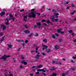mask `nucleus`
Returning a JSON list of instances; mask_svg holds the SVG:
<instances>
[{"label": "nucleus", "instance_id": "nucleus-53", "mask_svg": "<svg viewBox=\"0 0 76 76\" xmlns=\"http://www.w3.org/2000/svg\"><path fill=\"white\" fill-rule=\"evenodd\" d=\"M74 14H75V13H74V12H72L71 13V15H74Z\"/></svg>", "mask_w": 76, "mask_h": 76}, {"label": "nucleus", "instance_id": "nucleus-44", "mask_svg": "<svg viewBox=\"0 0 76 76\" xmlns=\"http://www.w3.org/2000/svg\"><path fill=\"white\" fill-rule=\"evenodd\" d=\"M24 27L26 28H28V27H27V26L26 25H24Z\"/></svg>", "mask_w": 76, "mask_h": 76}, {"label": "nucleus", "instance_id": "nucleus-62", "mask_svg": "<svg viewBox=\"0 0 76 76\" xmlns=\"http://www.w3.org/2000/svg\"><path fill=\"white\" fill-rule=\"evenodd\" d=\"M45 48H42V50H43V51H44V49H45Z\"/></svg>", "mask_w": 76, "mask_h": 76}, {"label": "nucleus", "instance_id": "nucleus-55", "mask_svg": "<svg viewBox=\"0 0 76 76\" xmlns=\"http://www.w3.org/2000/svg\"><path fill=\"white\" fill-rule=\"evenodd\" d=\"M21 58H22V59H24L25 58L24 57L21 56Z\"/></svg>", "mask_w": 76, "mask_h": 76}, {"label": "nucleus", "instance_id": "nucleus-17", "mask_svg": "<svg viewBox=\"0 0 76 76\" xmlns=\"http://www.w3.org/2000/svg\"><path fill=\"white\" fill-rule=\"evenodd\" d=\"M50 18L52 19H54L55 18V16L54 15H52L51 16Z\"/></svg>", "mask_w": 76, "mask_h": 76}, {"label": "nucleus", "instance_id": "nucleus-4", "mask_svg": "<svg viewBox=\"0 0 76 76\" xmlns=\"http://www.w3.org/2000/svg\"><path fill=\"white\" fill-rule=\"evenodd\" d=\"M36 25H35L34 26V28H36L37 26H38L39 28H41V26L42 25V24L40 23V22H38L36 23Z\"/></svg>", "mask_w": 76, "mask_h": 76}, {"label": "nucleus", "instance_id": "nucleus-20", "mask_svg": "<svg viewBox=\"0 0 76 76\" xmlns=\"http://www.w3.org/2000/svg\"><path fill=\"white\" fill-rule=\"evenodd\" d=\"M57 75V74L56 73H53L52 74V76H56Z\"/></svg>", "mask_w": 76, "mask_h": 76}, {"label": "nucleus", "instance_id": "nucleus-19", "mask_svg": "<svg viewBox=\"0 0 76 76\" xmlns=\"http://www.w3.org/2000/svg\"><path fill=\"white\" fill-rule=\"evenodd\" d=\"M32 35H33V33H31L30 35H28V37H32Z\"/></svg>", "mask_w": 76, "mask_h": 76}, {"label": "nucleus", "instance_id": "nucleus-59", "mask_svg": "<svg viewBox=\"0 0 76 76\" xmlns=\"http://www.w3.org/2000/svg\"><path fill=\"white\" fill-rule=\"evenodd\" d=\"M32 71H33V72H35V69H33L32 70Z\"/></svg>", "mask_w": 76, "mask_h": 76}, {"label": "nucleus", "instance_id": "nucleus-46", "mask_svg": "<svg viewBox=\"0 0 76 76\" xmlns=\"http://www.w3.org/2000/svg\"><path fill=\"white\" fill-rule=\"evenodd\" d=\"M42 24L43 25H45V26H47V24L46 23H43Z\"/></svg>", "mask_w": 76, "mask_h": 76}, {"label": "nucleus", "instance_id": "nucleus-41", "mask_svg": "<svg viewBox=\"0 0 76 76\" xmlns=\"http://www.w3.org/2000/svg\"><path fill=\"white\" fill-rule=\"evenodd\" d=\"M55 35H56V36L57 37H59V35H58V34L56 33L55 34Z\"/></svg>", "mask_w": 76, "mask_h": 76}, {"label": "nucleus", "instance_id": "nucleus-49", "mask_svg": "<svg viewBox=\"0 0 76 76\" xmlns=\"http://www.w3.org/2000/svg\"><path fill=\"white\" fill-rule=\"evenodd\" d=\"M37 15H38L39 16V15H41V13H36V14Z\"/></svg>", "mask_w": 76, "mask_h": 76}, {"label": "nucleus", "instance_id": "nucleus-5", "mask_svg": "<svg viewBox=\"0 0 76 76\" xmlns=\"http://www.w3.org/2000/svg\"><path fill=\"white\" fill-rule=\"evenodd\" d=\"M10 18H6L5 19V20H7V22H9V21L11 20V18H12V17H13V15H12V14H10Z\"/></svg>", "mask_w": 76, "mask_h": 76}, {"label": "nucleus", "instance_id": "nucleus-6", "mask_svg": "<svg viewBox=\"0 0 76 76\" xmlns=\"http://www.w3.org/2000/svg\"><path fill=\"white\" fill-rule=\"evenodd\" d=\"M6 26H4L3 25V24H2L0 25L1 28H2V29L3 30H5V29H6Z\"/></svg>", "mask_w": 76, "mask_h": 76}, {"label": "nucleus", "instance_id": "nucleus-35", "mask_svg": "<svg viewBox=\"0 0 76 76\" xmlns=\"http://www.w3.org/2000/svg\"><path fill=\"white\" fill-rule=\"evenodd\" d=\"M37 72H41V69H37Z\"/></svg>", "mask_w": 76, "mask_h": 76}, {"label": "nucleus", "instance_id": "nucleus-25", "mask_svg": "<svg viewBox=\"0 0 76 76\" xmlns=\"http://www.w3.org/2000/svg\"><path fill=\"white\" fill-rule=\"evenodd\" d=\"M46 22V20H42L41 21V22Z\"/></svg>", "mask_w": 76, "mask_h": 76}, {"label": "nucleus", "instance_id": "nucleus-48", "mask_svg": "<svg viewBox=\"0 0 76 76\" xmlns=\"http://www.w3.org/2000/svg\"><path fill=\"white\" fill-rule=\"evenodd\" d=\"M13 76V74H11L9 75V76Z\"/></svg>", "mask_w": 76, "mask_h": 76}, {"label": "nucleus", "instance_id": "nucleus-37", "mask_svg": "<svg viewBox=\"0 0 76 76\" xmlns=\"http://www.w3.org/2000/svg\"><path fill=\"white\" fill-rule=\"evenodd\" d=\"M70 7V6H69V7H67L66 8V9H69V8Z\"/></svg>", "mask_w": 76, "mask_h": 76}, {"label": "nucleus", "instance_id": "nucleus-16", "mask_svg": "<svg viewBox=\"0 0 76 76\" xmlns=\"http://www.w3.org/2000/svg\"><path fill=\"white\" fill-rule=\"evenodd\" d=\"M8 47H9V48H12V45H11V44L10 43V45H9V44H8Z\"/></svg>", "mask_w": 76, "mask_h": 76}, {"label": "nucleus", "instance_id": "nucleus-15", "mask_svg": "<svg viewBox=\"0 0 76 76\" xmlns=\"http://www.w3.org/2000/svg\"><path fill=\"white\" fill-rule=\"evenodd\" d=\"M55 48L56 50H58L59 48V46H58V45H56L55 46Z\"/></svg>", "mask_w": 76, "mask_h": 76}, {"label": "nucleus", "instance_id": "nucleus-52", "mask_svg": "<svg viewBox=\"0 0 76 76\" xmlns=\"http://www.w3.org/2000/svg\"><path fill=\"white\" fill-rule=\"evenodd\" d=\"M52 63L53 64H54V63H56V62H55V61H52Z\"/></svg>", "mask_w": 76, "mask_h": 76}, {"label": "nucleus", "instance_id": "nucleus-50", "mask_svg": "<svg viewBox=\"0 0 76 76\" xmlns=\"http://www.w3.org/2000/svg\"><path fill=\"white\" fill-rule=\"evenodd\" d=\"M25 43H27V42H28V41L27 40H26L25 41Z\"/></svg>", "mask_w": 76, "mask_h": 76}, {"label": "nucleus", "instance_id": "nucleus-22", "mask_svg": "<svg viewBox=\"0 0 76 76\" xmlns=\"http://www.w3.org/2000/svg\"><path fill=\"white\" fill-rule=\"evenodd\" d=\"M36 67H37L36 66H33L32 67V69H35H35H36Z\"/></svg>", "mask_w": 76, "mask_h": 76}, {"label": "nucleus", "instance_id": "nucleus-51", "mask_svg": "<svg viewBox=\"0 0 76 76\" xmlns=\"http://www.w3.org/2000/svg\"><path fill=\"white\" fill-rule=\"evenodd\" d=\"M45 69H40V72H41V71H43V70H44Z\"/></svg>", "mask_w": 76, "mask_h": 76}, {"label": "nucleus", "instance_id": "nucleus-56", "mask_svg": "<svg viewBox=\"0 0 76 76\" xmlns=\"http://www.w3.org/2000/svg\"><path fill=\"white\" fill-rule=\"evenodd\" d=\"M73 42H76V39L73 40Z\"/></svg>", "mask_w": 76, "mask_h": 76}, {"label": "nucleus", "instance_id": "nucleus-31", "mask_svg": "<svg viewBox=\"0 0 76 76\" xmlns=\"http://www.w3.org/2000/svg\"><path fill=\"white\" fill-rule=\"evenodd\" d=\"M70 61L71 63H75V62L73 60H71Z\"/></svg>", "mask_w": 76, "mask_h": 76}, {"label": "nucleus", "instance_id": "nucleus-34", "mask_svg": "<svg viewBox=\"0 0 76 76\" xmlns=\"http://www.w3.org/2000/svg\"><path fill=\"white\" fill-rule=\"evenodd\" d=\"M30 75L31 76H33V75H34V73H32L30 74Z\"/></svg>", "mask_w": 76, "mask_h": 76}, {"label": "nucleus", "instance_id": "nucleus-9", "mask_svg": "<svg viewBox=\"0 0 76 76\" xmlns=\"http://www.w3.org/2000/svg\"><path fill=\"white\" fill-rule=\"evenodd\" d=\"M40 56V55H38V54H37V55L36 56H35V58H36V59L37 60L38 59V58H39V57Z\"/></svg>", "mask_w": 76, "mask_h": 76}, {"label": "nucleus", "instance_id": "nucleus-1", "mask_svg": "<svg viewBox=\"0 0 76 76\" xmlns=\"http://www.w3.org/2000/svg\"><path fill=\"white\" fill-rule=\"evenodd\" d=\"M35 10V9H33L31 10V11L32 12L31 13H30L28 15V17L29 18H35V17H36V14L37 13L35 11H34Z\"/></svg>", "mask_w": 76, "mask_h": 76}, {"label": "nucleus", "instance_id": "nucleus-7", "mask_svg": "<svg viewBox=\"0 0 76 76\" xmlns=\"http://www.w3.org/2000/svg\"><path fill=\"white\" fill-rule=\"evenodd\" d=\"M57 31L58 32V33H60L61 34H64V31H61L60 29L57 30Z\"/></svg>", "mask_w": 76, "mask_h": 76}, {"label": "nucleus", "instance_id": "nucleus-47", "mask_svg": "<svg viewBox=\"0 0 76 76\" xmlns=\"http://www.w3.org/2000/svg\"><path fill=\"white\" fill-rule=\"evenodd\" d=\"M27 16H25L24 17V19H27Z\"/></svg>", "mask_w": 76, "mask_h": 76}, {"label": "nucleus", "instance_id": "nucleus-38", "mask_svg": "<svg viewBox=\"0 0 76 76\" xmlns=\"http://www.w3.org/2000/svg\"><path fill=\"white\" fill-rule=\"evenodd\" d=\"M41 54H42L43 56H45V54L44 53H41Z\"/></svg>", "mask_w": 76, "mask_h": 76}, {"label": "nucleus", "instance_id": "nucleus-30", "mask_svg": "<svg viewBox=\"0 0 76 76\" xmlns=\"http://www.w3.org/2000/svg\"><path fill=\"white\" fill-rule=\"evenodd\" d=\"M75 57L73 56L72 57V58L74 59H76V55L75 56Z\"/></svg>", "mask_w": 76, "mask_h": 76}, {"label": "nucleus", "instance_id": "nucleus-64", "mask_svg": "<svg viewBox=\"0 0 76 76\" xmlns=\"http://www.w3.org/2000/svg\"><path fill=\"white\" fill-rule=\"evenodd\" d=\"M52 22H54V20L53 19H52Z\"/></svg>", "mask_w": 76, "mask_h": 76}, {"label": "nucleus", "instance_id": "nucleus-54", "mask_svg": "<svg viewBox=\"0 0 76 76\" xmlns=\"http://www.w3.org/2000/svg\"><path fill=\"white\" fill-rule=\"evenodd\" d=\"M42 75H44V76H45V75H46V74L45 73H42Z\"/></svg>", "mask_w": 76, "mask_h": 76}, {"label": "nucleus", "instance_id": "nucleus-11", "mask_svg": "<svg viewBox=\"0 0 76 76\" xmlns=\"http://www.w3.org/2000/svg\"><path fill=\"white\" fill-rule=\"evenodd\" d=\"M56 68L54 67H50V70H56Z\"/></svg>", "mask_w": 76, "mask_h": 76}, {"label": "nucleus", "instance_id": "nucleus-33", "mask_svg": "<svg viewBox=\"0 0 76 76\" xmlns=\"http://www.w3.org/2000/svg\"><path fill=\"white\" fill-rule=\"evenodd\" d=\"M5 24L6 25H9V23L7 22L5 23Z\"/></svg>", "mask_w": 76, "mask_h": 76}, {"label": "nucleus", "instance_id": "nucleus-3", "mask_svg": "<svg viewBox=\"0 0 76 76\" xmlns=\"http://www.w3.org/2000/svg\"><path fill=\"white\" fill-rule=\"evenodd\" d=\"M42 46L44 47H45V49H46V53H49L50 52H51V49L49 48L47 49L48 48V46H46V45H44V44L42 45Z\"/></svg>", "mask_w": 76, "mask_h": 76}, {"label": "nucleus", "instance_id": "nucleus-32", "mask_svg": "<svg viewBox=\"0 0 76 76\" xmlns=\"http://www.w3.org/2000/svg\"><path fill=\"white\" fill-rule=\"evenodd\" d=\"M52 38H56V36H55L54 34H53L52 35Z\"/></svg>", "mask_w": 76, "mask_h": 76}, {"label": "nucleus", "instance_id": "nucleus-28", "mask_svg": "<svg viewBox=\"0 0 76 76\" xmlns=\"http://www.w3.org/2000/svg\"><path fill=\"white\" fill-rule=\"evenodd\" d=\"M58 20V18L55 19V22H57Z\"/></svg>", "mask_w": 76, "mask_h": 76}, {"label": "nucleus", "instance_id": "nucleus-18", "mask_svg": "<svg viewBox=\"0 0 76 76\" xmlns=\"http://www.w3.org/2000/svg\"><path fill=\"white\" fill-rule=\"evenodd\" d=\"M43 42H45V43H46V42H47V40L46 39H43Z\"/></svg>", "mask_w": 76, "mask_h": 76}, {"label": "nucleus", "instance_id": "nucleus-13", "mask_svg": "<svg viewBox=\"0 0 76 76\" xmlns=\"http://www.w3.org/2000/svg\"><path fill=\"white\" fill-rule=\"evenodd\" d=\"M0 15L1 16H3V15H5V12L4 11H2V13L0 14Z\"/></svg>", "mask_w": 76, "mask_h": 76}, {"label": "nucleus", "instance_id": "nucleus-63", "mask_svg": "<svg viewBox=\"0 0 76 76\" xmlns=\"http://www.w3.org/2000/svg\"><path fill=\"white\" fill-rule=\"evenodd\" d=\"M18 42H20V40H18L17 41Z\"/></svg>", "mask_w": 76, "mask_h": 76}, {"label": "nucleus", "instance_id": "nucleus-29", "mask_svg": "<svg viewBox=\"0 0 76 76\" xmlns=\"http://www.w3.org/2000/svg\"><path fill=\"white\" fill-rule=\"evenodd\" d=\"M58 41H59V42H61V41H62V39H60Z\"/></svg>", "mask_w": 76, "mask_h": 76}, {"label": "nucleus", "instance_id": "nucleus-21", "mask_svg": "<svg viewBox=\"0 0 76 76\" xmlns=\"http://www.w3.org/2000/svg\"><path fill=\"white\" fill-rule=\"evenodd\" d=\"M69 4V2L68 1L65 2V3H64V5H66V4Z\"/></svg>", "mask_w": 76, "mask_h": 76}, {"label": "nucleus", "instance_id": "nucleus-42", "mask_svg": "<svg viewBox=\"0 0 76 76\" xmlns=\"http://www.w3.org/2000/svg\"><path fill=\"white\" fill-rule=\"evenodd\" d=\"M11 19H12L13 21H14L15 20V18H11Z\"/></svg>", "mask_w": 76, "mask_h": 76}, {"label": "nucleus", "instance_id": "nucleus-10", "mask_svg": "<svg viewBox=\"0 0 76 76\" xmlns=\"http://www.w3.org/2000/svg\"><path fill=\"white\" fill-rule=\"evenodd\" d=\"M42 67V65H39V66H36V69H38V68H41V67Z\"/></svg>", "mask_w": 76, "mask_h": 76}, {"label": "nucleus", "instance_id": "nucleus-27", "mask_svg": "<svg viewBox=\"0 0 76 76\" xmlns=\"http://www.w3.org/2000/svg\"><path fill=\"white\" fill-rule=\"evenodd\" d=\"M20 42H23V43H25V41L23 40H20Z\"/></svg>", "mask_w": 76, "mask_h": 76}, {"label": "nucleus", "instance_id": "nucleus-26", "mask_svg": "<svg viewBox=\"0 0 76 76\" xmlns=\"http://www.w3.org/2000/svg\"><path fill=\"white\" fill-rule=\"evenodd\" d=\"M69 32V33H72V32H73V31L72 30H70L69 31H68Z\"/></svg>", "mask_w": 76, "mask_h": 76}, {"label": "nucleus", "instance_id": "nucleus-36", "mask_svg": "<svg viewBox=\"0 0 76 76\" xmlns=\"http://www.w3.org/2000/svg\"><path fill=\"white\" fill-rule=\"evenodd\" d=\"M39 72H35V74H36V75H38V74H39Z\"/></svg>", "mask_w": 76, "mask_h": 76}, {"label": "nucleus", "instance_id": "nucleus-61", "mask_svg": "<svg viewBox=\"0 0 76 76\" xmlns=\"http://www.w3.org/2000/svg\"><path fill=\"white\" fill-rule=\"evenodd\" d=\"M56 16H57V15H59V14L58 13H56Z\"/></svg>", "mask_w": 76, "mask_h": 76}, {"label": "nucleus", "instance_id": "nucleus-60", "mask_svg": "<svg viewBox=\"0 0 76 76\" xmlns=\"http://www.w3.org/2000/svg\"><path fill=\"white\" fill-rule=\"evenodd\" d=\"M4 75H5V76H7V74H6V73H4Z\"/></svg>", "mask_w": 76, "mask_h": 76}, {"label": "nucleus", "instance_id": "nucleus-40", "mask_svg": "<svg viewBox=\"0 0 76 76\" xmlns=\"http://www.w3.org/2000/svg\"><path fill=\"white\" fill-rule=\"evenodd\" d=\"M24 11V9H23L20 10V12H23Z\"/></svg>", "mask_w": 76, "mask_h": 76}, {"label": "nucleus", "instance_id": "nucleus-57", "mask_svg": "<svg viewBox=\"0 0 76 76\" xmlns=\"http://www.w3.org/2000/svg\"><path fill=\"white\" fill-rule=\"evenodd\" d=\"M72 71H74V70H75V68L72 69Z\"/></svg>", "mask_w": 76, "mask_h": 76}, {"label": "nucleus", "instance_id": "nucleus-14", "mask_svg": "<svg viewBox=\"0 0 76 76\" xmlns=\"http://www.w3.org/2000/svg\"><path fill=\"white\" fill-rule=\"evenodd\" d=\"M21 63H22V64H25V65L27 64V62H25L24 61H21Z\"/></svg>", "mask_w": 76, "mask_h": 76}, {"label": "nucleus", "instance_id": "nucleus-24", "mask_svg": "<svg viewBox=\"0 0 76 76\" xmlns=\"http://www.w3.org/2000/svg\"><path fill=\"white\" fill-rule=\"evenodd\" d=\"M46 22L47 23H51V22H50V20H47L46 21Z\"/></svg>", "mask_w": 76, "mask_h": 76}, {"label": "nucleus", "instance_id": "nucleus-8", "mask_svg": "<svg viewBox=\"0 0 76 76\" xmlns=\"http://www.w3.org/2000/svg\"><path fill=\"white\" fill-rule=\"evenodd\" d=\"M23 32H25V34H27V33L28 34H29L30 33V31L27 30H24Z\"/></svg>", "mask_w": 76, "mask_h": 76}, {"label": "nucleus", "instance_id": "nucleus-45", "mask_svg": "<svg viewBox=\"0 0 76 76\" xmlns=\"http://www.w3.org/2000/svg\"><path fill=\"white\" fill-rule=\"evenodd\" d=\"M71 6L72 7H75V5L73 4H71Z\"/></svg>", "mask_w": 76, "mask_h": 76}, {"label": "nucleus", "instance_id": "nucleus-23", "mask_svg": "<svg viewBox=\"0 0 76 76\" xmlns=\"http://www.w3.org/2000/svg\"><path fill=\"white\" fill-rule=\"evenodd\" d=\"M36 51H37V50H38V49L39 48V47H36Z\"/></svg>", "mask_w": 76, "mask_h": 76}, {"label": "nucleus", "instance_id": "nucleus-39", "mask_svg": "<svg viewBox=\"0 0 76 76\" xmlns=\"http://www.w3.org/2000/svg\"><path fill=\"white\" fill-rule=\"evenodd\" d=\"M35 37H38V34L37 33L35 35Z\"/></svg>", "mask_w": 76, "mask_h": 76}, {"label": "nucleus", "instance_id": "nucleus-12", "mask_svg": "<svg viewBox=\"0 0 76 76\" xmlns=\"http://www.w3.org/2000/svg\"><path fill=\"white\" fill-rule=\"evenodd\" d=\"M4 37H3L1 38L0 39V41H1L0 43L2 42L1 41H4Z\"/></svg>", "mask_w": 76, "mask_h": 76}, {"label": "nucleus", "instance_id": "nucleus-58", "mask_svg": "<svg viewBox=\"0 0 76 76\" xmlns=\"http://www.w3.org/2000/svg\"><path fill=\"white\" fill-rule=\"evenodd\" d=\"M62 60H63V61H65L66 59H65V58H63L62 59Z\"/></svg>", "mask_w": 76, "mask_h": 76}, {"label": "nucleus", "instance_id": "nucleus-43", "mask_svg": "<svg viewBox=\"0 0 76 76\" xmlns=\"http://www.w3.org/2000/svg\"><path fill=\"white\" fill-rule=\"evenodd\" d=\"M0 35H3V33H2V32L0 33Z\"/></svg>", "mask_w": 76, "mask_h": 76}, {"label": "nucleus", "instance_id": "nucleus-2", "mask_svg": "<svg viewBox=\"0 0 76 76\" xmlns=\"http://www.w3.org/2000/svg\"><path fill=\"white\" fill-rule=\"evenodd\" d=\"M10 57V56H7L4 54L3 56H2L0 58V60L3 59L6 61L7 60V58H9Z\"/></svg>", "mask_w": 76, "mask_h": 76}]
</instances>
